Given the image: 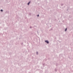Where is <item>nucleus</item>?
Instances as JSON below:
<instances>
[{
	"instance_id": "obj_6",
	"label": "nucleus",
	"mask_w": 73,
	"mask_h": 73,
	"mask_svg": "<svg viewBox=\"0 0 73 73\" xmlns=\"http://www.w3.org/2000/svg\"><path fill=\"white\" fill-rule=\"evenodd\" d=\"M37 16L38 17L39 16V15H37Z\"/></svg>"
},
{
	"instance_id": "obj_1",
	"label": "nucleus",
	"mask_w": 73,
	"mask_h": 73,
	"mask_svg": "<svg viewBox=\"0 0 73 73\" xmlns=\"http://www.w3.org/2000/svg\"><path fill=\"white\" fill-rule=\"evenodd\" d=\"M44 42L45 43H46V44H48L49 43V41L48 40H45L44 41Z\"/></svg>"
},
{
	"instance_id": "obj_4",
	"label": "nucleus",
	"mask_w": 73,
	"mask_h": 73,
	"mask_svg": "<svg viewBox=\"0 0 73 73\" xmlns=\"http://www.w3.org/2000/svg\"><path fill=\"white\" fill-rule=\"evenodd\" d=\"M0 11L1 12H3V10L1 9V10Z\"/></svg>"
},
{
	"instance_id": "obj_3",
	"label": "nucleus",
	"mask_w": 73,
	"mask_h": 73,
	"mask_svg": "<svg viewBox=\"0 0 73 73\" xmlns=\"http://www.w3.org/2000/svg\"><path fill=\"white\" fill-rule=\"evenodd\" d=\"M67 31V28H66L65 29V32H66Z\"/></svg>"
},
{
	"instance_id": "obj_5",
	"label": "nucleus",
	"mask_w": 73,
	"mask_h": 73,
	"mask_svg": "<svg viewBox=\"0 0 73 73\" xmlns=\"http://www.w3.org/2000/svg\"><path fill=\"white\" fill-rule=\"evenodd\" d=\"M38 52H36V54H38Z\"/></svg>"
},
{
	"instance_id": "obj_2",
	"label": "nucleus",
	"mask_w": 73,
	"mask_h": 73,
	"mask_svg": "<svg viewBox=\"0 0 73 73\" xmlns=\"http://www.w3.org/2000/svg\"><path fill=\"white\" fill-rule=\"evenodd\" d=\"M31 3V2H29L28 3H27V5H29V4Z\"/></svg>"
}]
</instances>
